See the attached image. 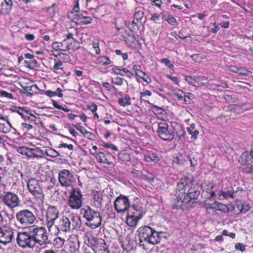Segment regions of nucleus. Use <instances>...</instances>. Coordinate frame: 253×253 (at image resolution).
I'll use <instances>...</instances> for the list:
<instances>
[{
    "instance_id": "obj_1",
    "label": "nucleus",
    "mask_w": 253,
    "mask_h": 253,
    "mask_svg": "<svg viewBox=\"0 0 253 253\" xmlns=\"http://www.w3.org/2000/svg\"><path fill=\"white\" fill-rule=\"evenodd\" d=\"M201 189L202 185L194 183L192 178L187 176L181 177L177 183L176 197L170 201L171 209L184 211L194 207Z\"/></svg>"
},
{
    "instance_id": "obj_2",
    "label": "nucleus",
    "mask_w": 253,
    "mask_h": 253,
    "mask_svg": "<svg viewBox=\"0 0 253 253\" xmlns=\"http://www.w3.org/2000/svg\"><path fill=\"white\" fill-rule=\"evenodd\" d=\"M58 230L57 234L70 232L81 227L82 221L80 217L77 214L62 215L59 217L54 225Z\"/></svg>"
},
{
    "instance_id": "obj_3",
    "label": "nucleus",
    "mask_w": 253,
    "mask_h": 253,
    "mask_svg": "<svg viewBox=\"0 0 253 253\" xmlns=\"http://www.w3.org/2000/svg\"><path fill=\"white\" fill-rule=\"evenodd\" d=\"M139 245L144 246L143 242L148 244L156 245L159 244L161 240V235L163 232L156 231L154 229L149 226H143L140 227L138 230Z\"/></svg>"
},
{
    "instance_id": "obj_4",
    "label": "nucleus",
    "mask_w": 253,
    "mask_h": 253,
    "mask_svg": "<svg viewBox=\"0 0 253 253\" xmlns=\"http://www.w3.org/2000/svg\"><path fill=\"white\" fill-rule=\"evenodd\" d=\"M81 213L86 219L85 225L91 229L99 227L102 223V216L100 212L92 209L89 206H85L81 209Z\"/></svg>"
},
{
    "instance_id": "obj_5",
    "label": "nucleus",
    "mask_w": 253,
    "mask_h": 253,
    "mask_svg": "<svg viewBox=\"0 0 253 253\" xmlns=\"http://www.w3.org/2000/svg\"><path fill=\"white\" fill-rule=\"evenodd\" d=\"M30 230L34 239L35 247L37 244L44 247L50 244L47 231L44 227H34L30 228Z\"/></svg>"
},
{
    "instance_id": "obj_6",
    "label": "nucleus",
    "mask_w": 253,
    "mask_h": 253,
    "mask_svg": "<svg viewBox=\"0 0 253 253\" xmlns=\"http://www.w3.org/2000/svg\"><path fill=\"white\" fill-rule=\"evenodd\" d=\"M27 185L28 191L35 197L37 202L43 203L44 195L39 180L34 178H30L27 182Z\"/></svg>"
},
{
    "instance_id": "obj_7",
    "label": "nucleus",
    "mask_w": 253,
    "mask_h": 253,
    "mask_svg": "<svg viewBox=\"0 0 253 253\" xmlns=\"http://www.w3.org/2000/svg\"><path fill=\"white\" fill-rule=\"evenodd\" d=\"M16 243L19 247L24 249H33L35 248L34 239L30 229L29 231L18 232Z\"/></svg>"
},
{
    "instance_id": "obj_8",
    "label": "nucleus",
    "mask_w": 253,
    "mask_h": 253,
    "mask_svg": "<svg viewBox=\"0 0 253 253\" xmlns=\"http://www.w3.org/2000/svg\"><path fill=\"white\" fill-rule=\"evenodd\" d=\"M17 222L23 226H28L35 223L36 217L34 213L27 209L18 211L16 214Z\"/></svg>"
},
{
    "instance_id": "obj_9",
    "label": "nucleus",
    "mask_w": 253,
    "mask_h": 253,
    "mask_svg": "<svg viewBox=\"0 0 253 253\" xmlns=\"http://www.w3.org/2000/svg\"><path fill=\"white\" fill-rule=\"evenodd\" d=\"M92 196L94 204L97 208H101L104 205H107L111 203L112 196L108 194L107 190L93 191Z\"/></svg>"
},
{
    "instance_id": "obj_10",
    "label": "nucleus",
    "mask_w": 253,
    "mask_h": 253,
    "mask_svg": "<svg viewBox=\"0 0 253 253\" xmlns=\"http://www.w3.org/2000/svg\"><path fill=\"white\" fill-rule=\"evenodd\" d=\"M90 154L94 157L99 163L106 165L108 167L115 166L116 158L112 153L108 151L90 152Z\"/></svg>"
},
{
    "instance_id": "obj_11",
    "label": "nucleus",
    "mask_w": 253,
    "mask_h": 253,
    "mask_svg": "<svg viewBox=\"0 0 253 253\" xmlns=\"http://www.w3.org/2000/svg\"><path fill=\"white\" fill-rule=\"evenodd\" d=\"M59 211L55 206H49L45 215V223L47 228L51 232L53 225L59 218Z\"/></svg>"
},
{
    "instance_id": "obj_12",
    "label": "nucleus",
    "mask_w": 253,
    "mask_h": 253,
    "mask_svg": "<svg viewBox=\"0 0 253 253\" xmlns=\"http://www.w3.org/2000/svg\"><path fill=\"white\" fill-rule=\"evenodd\" d=\"M69 206L74 210L79 209L83 205V195L79 188H73L69 197Z\"/></svg>"
},
{
    "instance_id": "obj_13",
    "label": "nucleus",
    "mask_w": 253,
    "mask_h": 253,
    "mask_svg": "<svg viewBox=\"0 0 253 253\" xmlns=\"http://www.w3.org/2000/svg\"><path fill=\"white\" fill-rule=\"evenodd\" d=\"M157 133L162 139L166 141H171L174 138L173 132H172L168 124L165 121L158 123Z\"/></svg>"
},
{
    "instance_id": "obj_14",
    "label": "nucleus",
    "mask_w": 253,
    "mask_h": 253,
    "mask_svg": "<svg viewBox=\"0 0 253 253\" xmlns=\"http://www.w3.org/2000/svg\"><path fill=\"white\" fill-rule=\"evenodd\" d=\"M88 241L90 247L95 253H110L108 246L104 239L92 236Z\"/></svg>"
},
{
    "instance_id": "obj_15",
    "label": "nucleus",
    "mask_w": 253,
    "mask_h": 253,
    "mask_svg": "<svg viewBox=\"0 0 253 253\" xmlns=\"http://www.w3.org/2000/svg\"><path fill=\"white\" fill-rule=\"evenodd\" d=\"M58 179L60 185L66 188L72 186L74 181L73 174L66 169L59 171Z\"/></svg>"
},
{
    "instance_id": "obj_16",
    "label": "nucleus",
    "mask_w": 253,
    "mask_h": 253,
    "mask_svg": "<svg viewBox=\"0 0 253 253\" xmlns=\"http://www.w3.org/2000/svg\"><path fill=\"white\" fill-rule=\"evenodd\" d=\"M3 203L10 209L18 207L20 200L18 195L11 192H6L0 197Z\"/></svg>"
},
{
    "instance_id": "obj_17",
    "label": "nucleus",
    "mask_w": 253,
    "mask_h": 253,
    "mask_svg": "<svg viewBox=\"0 0 253 253\" xmlns=\"http://www.w3.org/2000/svg\"><path fill=\"white\" fill-rule=\"evenodd\" d=\"M114 208L117 212H125L128 211L130 207V202L128 198L122 195L118 197L114 202Z\"/></svg>"
},
{
    "instance_id": "obj_18",
    "label": "nucleus",
    "mask_w": 253,
    "mask_h": 253,
    "mask_svg": "<svg viewBox=\"0 0 253 253\" xmlns=\"http://www.w3.org/2000/svg\"><path fill=\"white\" fill-rule=\"evenodd\" d=\"M15 230L11 227H0V243L6 245L14 240Z\"/></svg>"
},
{
    "instance_id": "obj_19",
    "label": "nucleus",
    "mask_w": 253,
    "mask_h": 253,
    "mask_svg": "<svg viewBox=\"0 0 253 253\" xmlns=\"http://www.w3.org/2000/svg\"><path fill=\"white\" fill-rule=\"evenodd\" d=\"M10 110L12 112L17 113L22 116L25 121H29L30 122H34L37 120V117L24 107L12 105Z\"/></svg>"
},
{
    "instance_id": "obj_20",
    "label": "nucleus",
    "mask_w": 253,
    "mask_h": 253,
    "mask_svg": "<svg viewBox=\"0 0 253 253\" xmlns=\"http://www.w3.org/2000/svg\"><path fill=\"white\" fill-rule=\"evenodd\" d=\"M170 125L172 128V132H173L174 135L175 134L176 135L179 140L184 137L185 132L182 125L176 121L170 122Z\"/></svg>"
},
{
    "instance_id": "obj_21",
    "label": "nucleus",
    "mask_w": 253,
    "mask_h": 253,
    "mask_svg": "<svg viewBox=\"0 0 253 253\" xmlns=\"http://www.w3.org/2000/svg\"><path fill=\"white\" fill-rule=\"evenodd\" d=\"M185 80L189 85L195 87H200L205 85L203 81L205 80V78L204 77L186 76Z\"/></svg>"
},
{
    "instance_id": "obj_22",
    "label": "nucleus",
    "mask_w": 253,
    "mask_h": 253,
    "mask_svg": "<svg viewBox=\"0 0 253 253\" xmlns=\"http://www.w3.org/2000/svg\"><path fill=\"white\" fill-rule=\"evenodd\" d=\"M86 11H83L81 14H75L74 19L80 22L81 25H87L92 22V18L87 15Z\"/></svg>"
},
{
    "instance_id": "obj_23",
    "label": "nucleus",
    "mask_w": 253,
    "mask_h": 253,
    "mask_svg": "<svg viewBox=\"0 0 253 253\" xmlns=\"http://www.w3.org/2000/svg\"><path fill=\"white\" fill-rule=\"evenodd\" d=\"M173 97L175 100H177L182 103L190 104L191 102V99L189 96L186 95V93L180 90L178 92L173 93Z\"/></svg>"
},
{
    "instance_id": "obj_24",
    "label": "nucleus",
    "mask_w": 253,
    "mask_h": 253,
    "mask_svg": "<svg viewBox=\"0 0 253 253\" xmlns=\"http://www.w3.org/2000/svg\"><path fill=\"white\" fill-rule=\"evenodd\" d=\"M13 6L12 0H3L0 5V13L3 15L10 13Z\"/></svg>"
},
{
    "instance_id": "obj_25",
    "label": "nucleus",
    "mask_w": 253,
    "mask_h": 253,
    "mask_svg": "<svg viewBox=\"0 0 253 253\" xmlns=\"http://www.w3.org/2000/svg\"><path fill=\"white\" fill-rule=\"evenodd\" d=\"M229 70L232 73L245 76H248L252 73L251 71L248 70L245 67L237 66H231L229 67Z\"/></svg>"
},
{
    "instance_id": "obj_26",
    "label": "nucleus",
    "mask_w": 253,
    "mask_h": 253,
    "mask_svg": "<svg viewBox=\"0 0 253 253\" xmlns=\"http://www.w3.org/2000/svg\"><path fill=\"white\" fill-rule=\"evenodd\" d=\"M144 161L152 165L157 163L160 161V157L157 154L149 152L144 154Z\"/></svg>"
},
{
    "instance_id": "obj_27",
    "label": "nucleus",
    "mask_w": 253,
    "mask_h": 253,
    "mask_svg": "<svg viewBox=\"0 0 253 253\" xmlns=\"http://www.w3.org/2000/svg\"><path fill=\"white\" fill-rule=\"evenodd\" d=\"M11 127L10 123L0 114V132L7 133L10 131Z\"/></svg>"
},
{
    "instance_id": "obj_28",
    "label": "nucleus",
    "mask_w": 253,
    "mask_h": 253,
    "mask_svg": "<svg viewBox=\"0 0 253 253\" xmlns=\"http://www.w3.org/2000/svg\"><path fill=\"white\" fill-rule=\"evenodd\" d=\"M138 65L136 64H134L132 66V69L135 72V75L139 77V78L143 80L144 82H146L148 84H150L152 82L151 78L149 76H147L146 78L144 77L143 76L139 75V73H141L143 76H146V73L145 72H143L140 69L138 68Z\"/></svg>"
},
{
    "instance_id": "obj_29",
    "label": "nucleus",
    "mask_w": 253,
    "mask_h": 253,
    "mask_svg": "<svg viewBox=\"0 0 253 253\" xmlns=\"http://www.w3.org/2000/svg\"><path fill=\"white\" fill-rule=\"evenodd\" d=\"M130 213H131L132 215H134V216H136L138 215V216L137 218H139V219L142 218V211L141 208L138 205H132L127 211L128 215H130Z\"/></svg>"
},
{
    "instance_id": "obj_30",
    "label": "nucleus",
    "mask_w": 253,
    "mask_h": 253,
    "mask_svg": "<svg viewBox=\"0 0 253 253\" xmlns=\"http://www.w3.org/2000/svg\"><path fill=\"white\" fill-rule=\"evenodd\" d=\"M118 104L122 107H125L131 105V98L128 94H125L118 99Z\"/></svg>"
},
{
    "instance_id": "obj_31",
    "label": "nucleus",
    "mask_w": 253,
    "mask_h": 253,
    "mask_svg": "<svg viewBox=\"0 0 253 253\" xmlns=\"http://www.w3.org/2000/svg\"><path fill=\"white\" fill-rule=\"evenodd\" d=\"M196 125L194 123H192L190 125V126L187 127V130L189 134L191 135V140L192 141H195L197 139V137L199 134L198 130L195 129Z\"/></svg>"
},
{
    "instance_id": "obj_32",
    "label": "nucleus",
    "mask_w": 253,
    "mask_h": 253,
    "mask_svg": "<svg viewBox=\"0 0 253 253\" xmlns=\"http://www.w3.org/2000/svg\"><path fill=\"white\" fill-rule=\"evenodd\" d=\"M207 209H215V210L221 211L224 212H228L229 211L228 208L226 205L223 204L220 202H218L217 201L214 202V206H213V207L211 206H208L207 207Z\"/></svg>"
},
{
    "instance_id": "obj_33",
    "label": "nucleus",
    "mask_w": 253,
    "mask_h": 253,
    "mask_svg": "<svg viewBox=\"0 0 253 253\" xmlns=\"http://www.w3.org/2000/svg\"><path fill=\"white\" fill-rule=\"evenodd\" d=\"M138 216L137 215L136 216H134V215H132L131 213H130V215L127 214L126 220L127 224L131 227H135L138 221L140 219L139 218H137Z\"/></svg>"
},
{
    "instance_id": "obj_34",
    "label": "nucleus",
    "mask_w": 253,
    "mask_h": 253,
    "mask_svg": "<svg viewBox=\"0 0 253 253\" xmlns=\"http://www.w3.org/2000/svg\"><path fill=\"white\" fill-rule=\"evenodd\" d=\"M11 92H9L6 90H0V97L5 98L9 99H13L16 98V91L14 89L11 90Z\"/></svg>"
},
{
    "instance_id": "obj_35",
    "label": "nucleus",
    "mask_w": 253,
    "mask_h": 253,
    "mask_svg": "<svg viewBox=\"0 0 253 253\" xmlns=\"http://www.w3.org/2000/svg\"><path fill=\"white\" fill-rule=\"evenodd\" d=\"M97 63L103 66H107L112 63L110 58L107 56L100 55L96 59Z\"/></svg>"
},
{
    "instance_id": "obj_36",
    "label": "nucleus",
    "mask_w": 253,
    "mask_h": 253,
    "mask_svg": "<svg viewBox=\"0 0 253 253\" xmlns=\"http://www.w3.org/2000/svg\"><path fill=\"white\" fill-rule=\"evenodd\" d=\"M112 71L115 74L122 76H125L126 73L129 72V70L127 68L117 66L113 67L112 68Z\"/></svg>"
},
{
    "instance_id": "obj_37",
    "label": "nucleus",
    "mask_w": 253,
    "mask_h": 253,
    "mask_svg": "<svg viewBox=\"0 0 253 253\" xmlns=\"http://www.w3.org/2000/svg\"><path fill=\"white\" fill-rule=\"evenodd\" d=\"M119 159L123 162H129L130 159V156L129 154L126 152L125 150L121 151L118 154Z\"/></svg>"
},
{
    "instance_id": "obj_38",
    "label": "nucleus",
    "mask_w": 253,
    "mask_h": 253,
    "mask_svg": "<svg viewBox=\"0 0 253 253\" xmlns=\"http://www.w3.org/2000/svg\"><path fill=\"white\" fill-rule=\"evenodd\" d=\"M67 43H68L67 40H64L62 42H54L52 44V48L55 51H65L66 49L63 48V44Z\"/></svg>"
},
{
    "instance_id": "obj_39",
    "label": "nucleus",
    "mask_w": 253,
    "mask_h": 253,
    "mask_svg": "<svg viewBox=\"0 0 253 253\" xmlns=\"http://www.w3.org/2000/svg\"><path fill=\"white\" fill-rule=\"evenodd\" d=\"M143 15L144 13L142 11L139 10L136 11L134 14V18L132 21V23L135 25L140 23L141 22L142 19L143 17Z\"/></svg>"
},
{
    "instance_id": "obj_40",
    "label": "nucleus",
    "mask_w": 253,
    "mask_h": 253,
    "mask_svg": "<svg viewBox=\"0 0 253 253\" xmlns=\"http://www.w3.org/2000/svg\"><path fill=\"white\" fill-rule=\"evenodd\" d=\"M152 111L158 118H160L161 120H164L163 116L165 112L161 108L157 106H154L152 108Z\"/></svg>"
},
{
    "instance_id": "obj_41",
    "label": "nucleus",
    "mask_w": 253,
    "mask_h": 253,
    "mask_svg": "<svg viewBox=\"0 0 253 253\" xmlns=\"http://www.w3.org/2000/svg\"><path fill=\"white\" fill-rule=\"evenodd\" d=\"M237 208L239 210L240 213H245L248 211L251 208L250 206L248 204H244L240 202L237 206Z\"/></svg>"
},
{
    "instance_id": "obj_42",
    "label": "nucleus",
    "mask_w": 253,
    "mask_h": 253,
    "mask_svg": "<svg viewBox=\"0 0 253 253\" xmlns=\"http://www.w3.org/2000/svg\"><path fill=\"white\" fill-rule=\"evenodd\" d=\"M65 242V240L60 237H55L53 240V244L54 247L57 249L62 247Z\"/></svg>"
},
{
    "instance_id": "obj_43",
    "label": "nucleus",
    "mask_w": 253,
    "mask_h": 253,
    "mask_svg": "<svg viewBox=\"0 0 253 253\" xmlns=\"http://www.w3.org/2000/svg\"><path fill=\"white\" fill-rule=\"evenodd\" d=\"M228 109L236 114H241L243 112L241 107L236 104H230L228 107Z\"/></svg>"
},
{
    "instance_id": "obj_44",
    "label": "nucleus",
    "mask_w": 253,
    "mask_h": 253,
    "mask_svg": "<svg viewBox=\"0 0 253 253\" xmlns=\"http://www.w3.org/2000/svg\"><path fill=\"white\" fill-rule=\"evenodd\" d=\"M152 93L150 90H146L145 91L140 92V99L141 101H144L149 103L148 97L151 96Z\"/></svg>"
},
{
    "instance_id": "obj_45",
    "label": "nucleus",
    "mask_w": 253,
    "mask_h": 253,
    "mask_svg": "<svg viewBox=\"0 0 253 253\" xmlns=\"http://www.w3.org/2000/svg\"><path fill=\"white\" fill-rule=\"evenodd\" d=\"M59 69L61 70L62 71L64 70L63 62L60 60L55 59L54 65L51 70L54 72L57 73V71Z\"/></svg>"
},
{
    "instance_id": "obj_46",
    "label": "nucleus",
    "mask_w": 253,
    "mask_h": 253,
    "mask_svg": "<svg viewBox=\"0 0 253 253\" xmlns=\"http://www.w3.org/2000/svg\"><path fill=\"white\" fill-rule=\"evenodd\" d=\"M163 19L167 21L169 25L172 26H175L176 25V19L172 15L168 14L166 16L165 18H163Z\"/></svg>"
},
{
    "instance_id": "obj_47",
    "label": "nucleus",
    "mask_w": 253,
    "mask_h": 253,
    "mask_svg": "<svg viewBox=\"0 0 253 253\" xmlns=\"http://www.w3.org/2000/svg\"><path fill=\"white\" fill-rule=\"evenodd\" d=\"M33 127V126L29 124L22 123L19 127V130L23 131V132H26L28 130L31 129Z\"/></svg>"
},
{
    "instance_id": "obj_48",
    "label": "nucleus",
    "mask_w": 253,
    "mask_h": 253,
    "mask_svg": "<svg viewBox=\"0 0 253 253\" xmlns=\"http://www.w3.org/2000/svg\"><path fill=\"white\" fill-rule=\"evenodd\" d=\"M17 151L19 153L23 155L29 156V153L31 152V150L28 148V147L22 146L19 147L17 149Z\"/></svg>"
},
{
    "instance_id": "obj_49",
    "label": "nucleus",
    "mask_w": 253,
    "mask_h": 253,
    "mask_svg": "<svg viewBox=\"0 0 253 253\" xmlns=\"http://www.w3.org/2000/svg\"><path fill=\"white\" fill-rule=\"evenodd\" d=\"M102 146L105 148H110L113 151H118V147L111 142H103Z\"/></svg>"
},
{
    "instance_id": "obj_50",
    "label": "nucleus",
    "mask_w": 253,
    "mask_h": 253,
    "mask_svg": "<svg viewBox=\"0 0 253 253\" xmlns=\"http://www.w3.org/2000/svg\"><path fill=\"white\" fill-rule=\"evenodd\" d=\"M52 103L54 108L58 110H63L65 112H69L70 111V109L69 108L62 107L56 101L54 100H52Z\"/></svg>"
},
{
    "instance_id": "obj_51",
    "label": "nucleus",
    "mask_w": 253,
    "mask_h": 253,
    "mask_svg": "<svg viewBox=\"0 0 253 253\" xmlns=\"http://www.w3.org/2000/svg\"><path fill=\"white\" fill-rule=\"evenodd\" d=\"M80 11V6H79V0H76L75 2V4L73 6V9L72 11H71L70 13L73 14H79Z\"/></svg>"
},
{
    "instance_id": "obj_52",
    "label": "nucleus",
    "mask_w": 253,
    "mask_h": 253,
    "mask_svg": "<svg viewBox=\"0 0 253 253\" xmlns=\"http://www.w3.org/2000/svg\"><path fill=\"white\" fill-rule=\"evenodd\" d=\"M221 195L224 198H234V192H231V191H220Z\"/></svg>"
},
{
    "instance_id": "obj_53",
    "label": "nucleus",
    "mask_w": 253,
    "mask_h": 253,
    "mask_svg": "<svg viewBox=\"0 0 253 253\" xmlns=\"http://www.w3.org/2000/svg\"><path fill=\"white\" fill-rule=\"evenodd\" d=\"M125 35L124 34L122 36V37L126 40L127 38H130L131 40H134L135 39V37L133 35V31L130 30L128 32L125 31Z\"/></svg>"
},
{
    "instance_id": "obj_54",
    "label": "nucleus",
    "mask_w": 253,
    "mask_h": 253,
    "mask_svg": "<svg viewBox=\"0 0 253 253\" xmlns=\"http://www.w3.org/2000/svg\"><path fill=\"white\" fill-rule=\"evenodd\" d=\"M46 153L47 155L52 158L56 157L59 155V154L57 151L53 149H49L47 150L46 151Z\"/></svg>"
},
{
    "instance_id": "obj_55",
    "label": "nucleus",
    "mask_w": 253,
    "mask_h": 253,
    "mask_svg": "<svg viewBox=\"0 0 253 253\" xmlns=\"http://www.w3.org/2000/svg\"><path fill=\"white\" fill-rule=\"evenodd\" d=\"M115 53L118 56H122V57L124 60H126L128 59V54L127 53H123L122 50L120 49H116L115 50Z\"/></svg>"
},
{
    "instance_id": "obj_56",
    "label": "nucleus",
    "mask_w": 253,
    "mask_h": 253,
    "mask_svg": "<svg viewBox=\"0 0 253 253\" xmlns=\"http://www.w3.org/2000/svg\"><path fill=\"white\" fill-rule=\"evenodd\" d=\"M161 62L164 63L166 66L169 67V68L172 69L173 68V65L171 63L170 61L166 58L161 59Z\"/></svg>"
},
{
    "instance_id": "obj_57",
    "label": "nucleus",
    "mask_w": 253,
    "mask_h": 253,
    "mask_svg": "<svg viewBox=\"0 0 253 253\" xmlns=\"http://www.w3.org/2000/svg\"><path fill=\"white\" fill-rule=\"evenodd\" d=\"M112 82L114 84L122 85L123 84V80L120 77H116L112 79Z\"/></svg>"
},
{
    "instance_id": "obj_58",
    "label": "nucleus",
    "mask_w": 253,
    "mask_h": 253,
    "mask_svg": "<svg viewBox=\"0 0 253 253\" xmlns=\"http://www.w3.org/2000/svg\"><path fill=\"white\" fill-rule=\"evenodd\" d=\"M73 126L75 127L78 130H79L82 134L84 135H85V134L86 133V131H87L85 128L82 126L80 125H73Z\"/></svg>"
},
{
    "instance_id": "obj_59",
    "label": "nucleus",
    "mask_w": 253,
    "mask_h": 253,
    "mask_svg": "<svg viewBox=\"0 0 253 253\" xmlns=\"http://www.w3.org/2000/svg\"><path fill=\"white\" fill-rule=\"evenodd\" d=\"M84 136L85 137L87 138L88 139H89L91 141L95 140V139L96 138V135H95L94 133L88 131H86V133L85 134Z\"/></svg>"
},
{
    "instance_id": "obj_60",
    "label": "nucleus",
    "mask_w": 253,
    "mask_h": 253,
    "mask_svg": "<svg viewBox=\"0 0 253 253\" xmlns=\"http://www.w3.org/2000/svg\"><path fill=\"white\" fill-rule=\"evenodd\" d=\"M92 44L95 54H99L100 53V50L99 42H92Z\"/></svg>"
},
{
    "instance_id": "obj_61",
    "label": "nucleus",
    "mask_w": 253,
    "mask_h": 253,
    "mask_svg": "<svg viewBox=\"0 0 253 253\" xmlns=\"http://www.w3.org/2000/svg\"><path fill=\"white\" fill-rule=\"evenodd\" d=\"M150 21H153L155 23H158L160 20V15L158 13H154L150 18Z\"/></svg>"
},
{
    "instance_id": "obj_62",
    "label": "nucleus",
    "mask_w": 253,
    "mask_h": 253,
    "mask_svg": "<svg viewBox=\"0 0 253 253\" xmlns=\"http://www.w3.org/2000/svg\"><path fill=\"white\" fill-rule=\"evenodd\" d=\"M44 94L50 98L57 96V91H53L51 90H47L44 91Z\"/></svg>"
},
{
    "instance_id": "obj_63",
    "label": "nucleus",
    "mask_w": 253,
    "mask_h": 253,
    "mask_svg": "<svg viewBox=\"0 0 253 253\" xmlns=\"http://www.w3.org/2000/svg\"><path fill=\"white\" fill-rule=\"evenodd\" d=\"M246 161V162L248 164H250V162L252 163L253 161V144L252 145L250 155L247 156Z\"/></svg>"
},
{
    "instance_id": "obj_64",
    "label": "nucleus",
    "mask_w": 253,
    "mask_h": 253,
    "mask_svg": "<svg viewBox=\"0 0 253 253\" xmlns=\"http://www.w3.org/2000/svg\"><path fill=\"white\" fill-rule=\"evenodd\" d=\"M87 108L90 110L92 113H93L96 112L98 106L95 103H91L90 104L87 105Z\"/></svg>"
}]
</instances>
